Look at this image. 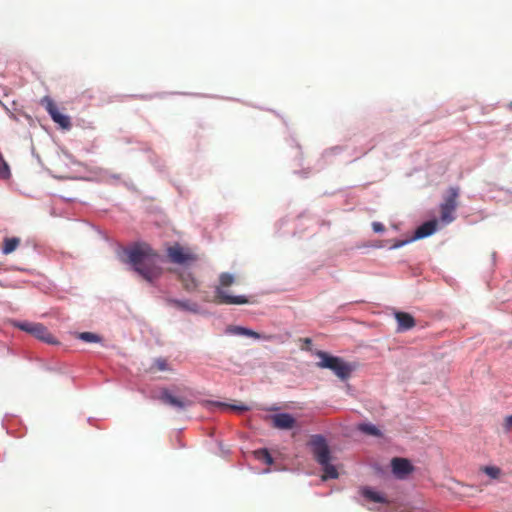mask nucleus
I'll list each match as a JSON object with an SVG mask.
<instances>
[{"mask_svg":"<svg viewBox=\"0 0 512 512\" xmlns=\"http://www.w3.org/2000/svg\"><path fill=\"white\" fill-rule=\"evenodd\" d=\"M20 242V238L18 237L5 238L3 241L2 252L5 255L11 254L18 248Z\"/></svg>","mask_w":512,"mask_h":512,"instance_id":"nucleus-18","label":"nucleus"},{"mask_svg":"<svg viewBox=\"0 0 512 512\" xmlns=\"http://www.w3.org/2000/svg\"><path fill=\"white\" fill-rule=\"evenodd\" d=\"M167 257L171 263L189 266L198 260L194 249L175 243L167 248Z\"/></svg>","mask_w":512,"mask_h":512,"instance_id":"nucleus-4","label":"nucleus"},{"mask_svg":"<svg viewBox=\"0 0 512 512\" xmlns=\"http://www.w3.org/2000/svg\"><path fill=\"white\" fill-rule=\"evenodd\" d=\"M358 429L361 432L368 434V435H372V436H380L381 435L380 430L372 424H367V423L359 424Z\"/></svg>","mask_w":512,"mask_h":512,"instance_id":"nucleus-21","label":"nucleus"},{"mask_svg":"<svg viewBox=\"0 0 512 512\" xmlns=\"http://www.w3.org/2000/svg\"><path fill=\"white\" fill-rule=\"evenodd\" d=\"M127 262L145 281L153 283L162 274L159 255L145 243L136 244L125 250Z\"/></svg>","mask_w":512,"mask_h":512,"instance_id":"nucleus-1","label":"nucleus"},{"mask_svg":"<svg viewBox=\"0 0 512 512\" xmlns=\"http://www.w3.org/2000/svg\"><path fill=\"white\" fill-rule=\"evenodd\" d=\"M254 456L256 459L263 461L267 465H271L273 463L272 456L270 455L269 451L265 448L255 450Z\"/></svg>","mask_w":512,"mask_h":512,"instance_id":"nucleus-20","label":"nucleus"},{"mask_svg":"<svg viewBox=\"0 0 512 512\" xmlns=\"http://www.w3.org/2000/svg\"><path fill=\"white\" fill-rule=\"evenodd\" d=\"M436 228H437L436 220H430V221L424 222L422 225H420L416 229L414 236L411 238V240H418V239L428 237L436 231Z\"/></svg>","mask_w":512,"mask_h":512,"instance_id":"nucleus-13","label":"nucleus"},{"mask_svg":"<svg viewBox=\"0 0 512 512\" xmlns=\"http://www.w3.org/2000/svg\"><path fill=\"white\" fill-rule=\"evenodd\" d=\"M42 104L45 105V108L52 120L60 127L64 129H69L71 127L70 117L62 114L50 97H44L42 99Z\"/></svg>","mask_w":512,"mask_h":512,"instance_id":"nucleus-8","label":"nucleus"},{"mask_svg":"<svg viewBox=\"0 0 512 512\" xmlns=\"http://www.w3.org/2000/svg\"><path fill=\"white\" fill-rule=\"evenodd\" d=\"M323 467L324 475L323 479H336L338 478V472L334 465L330 464V462H327V464H321Z\"/></svg>","mask_w":512,"mask_h":512,"instance_id":"nucleus-19","label":"nucleus"},{"mask_svg":"<svg viewBox=\"0 0 512 512\" xmlns=\"http://www.w3.org/2000/svg\"><path fill=\"white\" fill-rule=\"evenodd\" d=\"M395 318L398 323L399 331H406L415 326V320L413 316L406 312H397Z\"/></svg>","mask_w":512,"mask_h":512,"instance_id":"nucleus-15","label":"nucleus"},{"mask_svg":"<svg viewBox=\"0 0 512 512\" xmlns=\"http://www.w3.org/2000/svg\"><path fill=\"white\" fill-rule=\"evenodd\" d=\"M411 241H412V240H411V238H410V239H407V240L397 241V242H395V243L391 246V248H392V249L400 248V247L404 246L405 244L410 243Z\"/></svg>","mask_w":512,"mask_h":512,"instance_id":"nucleus-29","label":"nucleus"},{"mask_svg":"<svg viewBox=\"0 0 512 512\" xmlns=\"http://www.w3.org/2000/svg\"><path fill=\"white\" fill-rule=\"evenodd\" d=\"M317 356L320 358L317 366L320 368L330 369L341 380L348 379L355 369L352 364L344 361L340 357L332 356L327 352L319 351L317 352Z\"/></svg>","mask_w":512,"mask_h":512,"instance_id":"nucleus-3","label":"nucleus"},{"mask_svg":"<svg viewBox=\"0 0 512 512\" xmlns=\"http://www.w3.org/2000/svg\"><path fill=\"white\" fill-rule=\"evenodd\" d=\"M167 304L173 306L179 310L188 311L191 313H198L199 306L196 302H191L189 300H178L174 298H168Z\"/></svg>","mask_w":512,"mask_h":512,"instance_id":"nucleus-14","label":"nucleus"},{"mask_svg":"<svg viewBox=\"0 0 512 512\" xmlns=\"http://www.w3.org/2000/svg\"><path fill=\"white\" fill-rule=\"evenodd\" d=\"M79 338L85 342L93 343V342H99L100 337L92 332H82L79 334Z\"/></svg>","mask_w":512,"mask_h":512,"instance_id":"nucleus-23","label":"nucleus"},{"mask_svg":"<svg viewBox=\"0 0 512 512\" xmlns=\"http://www.w3.org/2000/svg\"><path fill=\"white\" fill-rule=\"evenodd\" d=\"M235 283V277L228 273L223 272L219 275V284L215 287V295L213 299H208L204 297L203 300L205 302H214L217 304H225V305H242L247 304L249 301L246 296H232L229 295L225 288L230 287Z\"/></svg>","mask_w":512,"mask_h":512,"instance_id":"nucleus-2","label":"nucleus"},{"mask_svg":"<svg viewBox=\"0 0 512 512\" xmlns=\"http://www.w3.org/2000/svg\"><path fill=\"white\" fill-rule=\"evenodd\" d=\"M391 468L397 479H406L413 471L414 466L406 458L395 457L391 460Z\"/></svg>","mask_w":512,"mask_h":512,"instance_id":"nucleus-10","label":"nucleus"},{"mask_svg":"<svg viewBox=\"0 0 512 512\" xmlns=\"http://www.w3.org/2000/svg\"><path fill=\"white\" fill-rule=\"evenodd\" d=\"M31 335L35 336L36 338L46 342V343H53V336L48 331V329L41 323H37L35 327H33Z\"/></svg>","mask_w":512,"mask_h":512,"instance_id":"nucleus-16","label":"nucleus"},{"mask_svg":"<svg viewBox=\"0 0 512 512\" xmlns=\"http://www.w3.org/2000/svg\"><path fill=\"white\" fill-rule=\"evenodd\" d=\"M505 422H506V427L510 428L512 426V415L507 416L505 419Z\"/></svg>","mask_w":512,"mask_h":512,"instance_id":"nucleus-31","label":"nucleus"},{"mask_svg":"<svg viewBox=\"0 0 512 512\" xmlns=\"http://www.w3.org/2000/svg\"><path fill=\"white\" fill-rule=\"evenodd\" d=\"M273 426L277 429H292L295 424V418L289 413H279L271 416Z\"/></svg>","mask_w":512,"mask_h":512,"instance_id":"nucleus-11","label":"nucleus"},{"mask_svg":"<svg viewBox=\"0 0 512 512\" xmlns=\"http://www.w3.org/2000/svg\"><path fill=\"white\" fill-rule=\"evenodd\" d=\"M502 476V470L494 465L480 466L475 473L476 480L483 486L490 485L494 481H499Z\"/></svg>","mask_w":512,"mask_h":512,"instance_id":"nucleus-7","label":"nucleus"},{"mask_svg":"<svg viewBox=\"0 0 512 512\" xmlns=\"http://www.w3.org/2000/svg\"><path fill=\"white\" fill-rule=\"evenodd\" d=\"M372 228L375 232H383L385 230L384 225L380 222H374Z\"/></svg>","mask_w":512,"mask_h":512,"instance_id":"nucleus-30","label":"nucleus"},{"mask_svg":"<svg viewBox=\"0 0 512 512\" xmlns=\"http://www.w3.org/2000/svg\"><path fill=\"white\" fill-rule=\"evenodd\" d=\"M243 336H248V337H252V338H255V339H259L260 338V334L259 333L255 332L253 330L247 329V328H244Z\"/></svg>","mask_w":512,"mask_h":512,"instance_id":"nucleus-27","label":"nucleus"},{"mask_svg":"<svg viewBox=\"0 0 512 512\" xmlns=\"http://www.w3.org/2000/svg\"><path fill=\"white\" fill-rule=\"evenodd\" d=\"M459 189L456 187H450L448 194L445 196L443 203L440 205V219L443 223H451L454 221V213L458 207Z\"/></svg>","mask_w":512,"mask_h":512,"instance_id":"nucleus-5","label":"nucleus"},{"mask_svg":"<svg viewBox=\"0 0 512 512\" xmlns=\"http://www.w3.org/2000/svg\"><path fill=\"white\" fill-rule=\"evenodd\" d=\"M159 399L162 403L172 406L177 410H185L193 404V401L182 396L173 395L168 389H163Z\"/></svg>","mask_w":512,"mask_h":512,"instance_id":"nucleus-9","label":"nucleus"},{"mask_svg":"<svg viewBox=\"0 0 512 512\" xmlns=\"http://www.w3.org/2000/svg\"><path fill=\"white\" fill-rule=\"evenodd\" d=\"M244 327L241 326H233L229 328V332L236 334V335H243Z\"/></svg>","mask_w":512,"mask_h":512,"instance_id":"nucleus-28","label":"nucleus"},{"mask_svg":"<svg viewBox=\"0 0 512 512\" xmlns=\"http://www.w3.org/2000/svg\"><path fill=\"white\" fill-rule=\"evenodd\" d=\"M219 406L224 407V408H228V409H231V410H234V411H238V412H244V411H247L249 409L244 404L230 405V404H225V403H219Z\"/></svg>","mask_w":512,"mask_h":512,"instance_id":"nucleus-26","label":"nucleus"},{"mask_svg":"<svg viewBox=\"0 0 512 512\" xmlns=\"http://www.w3.org/2000/svg\"><path fill=\"white\" fill-rule=\"evenodd\" d=\"M179 280L182 284V287L187 292H194L199 287L198 280L194 277V275L189 271H182L179 273Z\"/></svg>","mask_w":512,"mask_h":512,"instance_id":"nucleus-12","label":"nucleus"},{"mask_svg":"<svg viewBox=\"0 0 512 512\" xmlns=\"http://www.w3.org/2000/svg\"><path fill=\"white\" fill-rule=\"evenodd\" d=\"M305 342H306V344H309V343H311V340L307 338V339L305 340Z\"/></svg>","mask_w":512,"mask_h":512,"instance_id":"nucleus-32","label":"nucleus"},{"mask_svg":"<svg viewBox=\"0 0 512 512\" xmlns=\"http://www.w3.org/2000/svg\"><path fill=\"white\" fill-rule=\"evenodd\" d=\"M310 445L312 447L314 457L320 465L327 464V462H330V450L323 436H312L310 440Z\"/></svg>","mask_w":512,"mask_h":512,"instance_id":"nucleus-6","label":"nucleus"},{"mask_svg":"<svg viewBox=\"0 0 512 512\" xmlns=\"http://www.w3.org/2000/svg\"><path fill=\"white\" fill-rule=\"evenodd\" d=\"M36 324L37 323H34V322L23 321V322H17L15 324V326L18 327L20 330L31 334L33 327H35Z\"/></svg>","mask_w":512,"mask_h":512,"instance_id":"nucleus-24","label":"nucleus"},{"mask_svg":"<svg viewBox=\"0 0 512 512\" xmlns=\"http://www.w3.org/2000/svg\"><path fill=\"white\" fill-rule=\"evenodd\" d=\"M364 498L375 503H388V500L380 493L373 491L371 488L365 487L361 490Z\"/></svg>","mask_w":512,"mask_h":512,"instance_id":"nucleus-17","label":"nucleus"},{"mask_svg":"<svg viewBox=\"0 0 512 512\" xmlns=\"http://www.w3.org/2000/svg\"><path fill=\"white\" fill-rule=\"evenodd\" d=\"M153 368H155L157 371H166L169 370L168 363L163 358H158L154 361Z\"/></svg>","mask_w":512,"mask_h":512,"instance_id":"nucleus-25","label":"nucleus"},{"mask_svg":"<svg viewBox=\"0 0 512 512\" xmlns=\"http://www.w3.org/2000/svg\"><path fill=\"white\" fill-rule=\"evenodd\" d=\"M10 169L7 162L4 160L2 155L0 154V178L8 179L10 177Z\"/></svg>","mask_w":512,"mask_h":512,"instance_id":"nucleus-22","label":"nucleus"}]
</instances>
